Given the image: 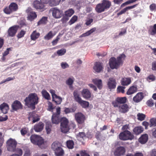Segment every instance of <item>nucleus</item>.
I'll return each mask as SVG.
<instances>
[{
    "label": "nucleus",
    "instance_id": "obj_41",
    "mask_svg": "<svg viewBox=\"0 0 156 156\" xmlns=\"http://www.w3.org/2000/svg\"><path fill=\"white\" fill-rule=\"evenodd\" d=\"M74 11L72 9H69L65 11V14L67 16L70 17L74 13Z\"/></svg>",
    "mask_w": 156,
    "mask_h": 156
},
{
    "label": "nucleus",
    "instance_id": "obj_10",
    "mask_svg": "<svg viewBox=\"0 0 156 156\" xmlns=\"http://www.w3.org/2000/svg\"><path fill=\"white\" fill-rule=\"evenodd\" d=\"M60 112V108H56V113L54 114L52 116V122L53 124H58L60 120L59 115Z\"/></svg>",
    "mask_w": 156,
    "mask_h": 156
},
{
    "label": "nucleus",
    "instance_id": "obj_12",
    "mask_svg": "<svg viewBox=\"0 0 156 156\" xmlns=\"http://www.w3.org/2000/svg\"><path fill=\"white\" fill-rule=\"evenodd\" d=\"M33 5L34 8L39 10L41 12L45 9L44 5L38 1L36 0L34 1L33 3Z\"/></svg>",
    "mask_w": 156,
    "mask_h": 156
},
{
    "label": "nucleus",
    "instance_id": "obj_53",
    "mask_svg": "<svg viewBox=\"0 0 156 156\" xmlns=\"http://www.w3.org/2000/svg\"><path fill=\"white\" fill-rule=\"evenodd\" d=\"M93 21V19L91 18H87L86 20V22L85 24L89 26L91 24V23Z\"/></svg>",
    "mask_w": 156,
    "mask_h": 156
},
{
    "label": "nucleus",
    "instance_id": "obj_14",
    "mask_svg": "<svg viewBox=\"0 0 156 156\" xmlns=\"http://www.w3.org/2000/svg\"><path fill=\"white\" fill-rule=\"evenodd\" d=\"M75 118L77 122L79 124L83 123L85 119L84 115L81 112H78L75 114Z\"/></svg>",
    "mask_w": 156,
    "mask_h": 156
},
{
    "label": "nucleus",
    "instance_id": "obj_40",
    "mask_svg": "<svg viewBox=\"0 0 156 156\" xmlns=\"http://www.w3.org/2000/svg\"><path fill=\"white\" fill-rule=\"evenodd\" d=\"M9 6L13 12L16 11L18 9V5L17 4L15 3H12Z\"/></svg>",
    "mask_w": 156,
    "mask_h": 156
},
{
    "label": "nucleus",
    "instance_id": "obj_3",
    "mask_svg": "<svg viewBox=\"0 0 156 156\" xmlns=\"http://www.w3.org/2000/svg\"><path fill=\"white\" fill-rule=\"evenodd\" d=\"M125 57V55L122 54L118 57L117 59L114 57L111 58L109 60L110 67L112 69H117L122 64V59H124Z\"/></svg>",
    "mask_w": 156,
    "mask_h": 156
},
{
    "label": "nucleus",
    "instance_id": "obj_18",
    "mask_svg": "<svg viewBox=\"0 0 156 156\" xmlns=\"http://www.w3.org/2000/svg\"><path fill=\"white\" fill-rule=\"evenodd\" d=\"M116 84V83L115 79L112 78L109 79L107 85L109 88L111 90L115 88Z\"/></svg>",
    "mask_w": 156,
    "mask_h": 156
},
{
    "label": "nucleus",
    "instance_id": "obj_48",
    "mask_svg": "<svg viewBox=\"0 0 156 156\" xmlns=\"http://www.w3.org/2000/svg\"><path fill=\"white\" fill-rule=\"evenodd\" d=\"M150 126L151 127L152 126H156V118H153L150 119Z\"/></svg>",
    "mask_w": 156,
    "mask_h": 156
},
{
    "label": "nucleus",
    "instance_id": "obj_59",
    "mask_svg": "<svg viewBox=\"0 0 156 156\" xmlns=\"http://www.w3.org/2000/svg\"><path fill=\"white\" fill-rule=\"evenodd\" d=\"M150 9L151 11L156 10V5L155 4H152L150 6Z\"/></svg>",
    "mask_w": 156,
    "mask_h": 156
},
{
    "label": "nucleus",
    "instance_id": "obj_4",
    "mask_svg": "<svg viewBox=\"0 0 156 156\" xmlns=\"http://www.w3.org/2000/svg\"><path fill=\"white\" fill-rule=\"evenodd\" d=\"M31 142L33 144L37 145L42 149L45 148L47 147L45 142L44 139L40 136L37 135H32L30 138Z\"/></svg>",
    "mask_w": 156,
    "mask_h": 156
},
{
    "label": "nucleus",
    "instance_id": "obj_36",
    "mask_svg": "<svg viewBox=\"0 0 156 156\" xmlns=\"http://www.w3.org/2000/svg\"><path fill=\"white\" fill-rule=\"evenodd\" d=\"M143 128L141 126L136 127L133 129V132L136 135H138L140 133L143 132Z\"/></svg>",
    "mask_w": 156,
    "mask_h": 156
},
{
    "label": "nucleus",
    "instance_id": "obj_55",
    "mask_svg": "<svg viewBox=\"0 0 156 156\" xmlns=\"http://www.w3.org/2000/svg\"><path fill=\"white\" fill-rule=\"evenodd\" d=\"M25 34V31L21 30L17 35V37L20 38L23 37Z\"/></svg>",
    "mask_w": 156,
    "mask_h": 156
},
{
    "label": "nucleus",
    "instance_id": "obj_16",
    "mask_svg": "<svg viewBox=\"0 0 156 156\" xmlns=\"http://www.w3.org/2000/svg\"><path fill=\"white\" fill-rule=\"evenodd\" d=\"M11 107L12 109L14 111H17L19 110L22 109L23 108L21 103L18 100L14 101L12 103Z\"/></svg>",
    "mask_w": 156,
    "mask_h": 156
},
{
    "label": "nucleus",
    "instance_id": "obj_28",
    "mask_svg": "<svg viewBox=\"0 0 156 156\" xmlns=\"http://www.w3.org/2000/svg\"><path fill=\"white\" fill-rule=\"evenodd\" d=\"M86 134L83 132H80L76 135V137L77 139L81 141H83L85 139H86Z\"/></svg>",
    "mask_w": 156,
    "mask_h": 156
},
{
    "label": "nucleus",
    "instance_id": "obj_2",
    "mask_svg": "<svg viewBox=\"0 0 156 156\" xmlns=\"http://www.w3.org/2000/svg\"><path fill=\"white\" fill-rule=\"evenodd\" d=\"M61 129L62 132L66 133L71 128L74 129L76 127V125L72 123L69 124L68 119L65 117L62 118L60 120Z\"/></svg>",
    "mask_w": 156,
    "mask_h": 156
},
{
    "label": "nucleus",
    "instance_id": "obj_5",
    "mask_svg": "<svg viewBox=\"0 0 156 156\" xmlns=\"http://www.w3.org/2000/svg\"><path fill=\"white\" fill-rule=\"evenodd\" d=\"M111 5V3L107 0H103L101 3L98 4L95 7L96 11L99 13H101L108 9Z\"/></svg>",
    "mask_w": 156,
    "mask_h": 156
},
{
    "label": "nucleus",
    "instance_id": "obj_11",
    "mask_svg": "<svg viewBox=\"0 0 156 156\" xmlns=\"http://www.w3.org/2000/svg\"><path fill=\"white\" fill-rule=\"evenodd\" d=\"M126 98L125 97H118L115 101L112 102V104L114 107H118L121 104H124L126 102Z\"/></svg>",
    "mask_w": 156,
    "mask_h": 156
},
{
    "label": "nucleus",
    "instance_id": "obj_45",
    "mask_svg": "<svg viewBox=\"0 0 156 156\" xmlns=\"http://www.w3.org/2000/svg\"><path fill=\"white\" fill-rule=\"evenodd\" d=\"M66 50L65 48H62L57 51V53L59 56L63 55L66 53Z\"/></svg>",
    "mask_w": 156,
    "mask_h": 156
},
{
    "label": "nucleus",
    "instance_id": "obj_46",
    "mask_svg": "<svg viewBox=\"0 0 156 156\" xmlns=\"http://www.w3.org/2000/svg\"><path fill=\"white\" fill-rule=\"evenodd\" d=\"M96 29L95 27L93 28L90 30L88 31L87 32H86L85 33H84L82 34V36L83 37H85L86 36H88L90 35L91 34L94 32L96 30Z\"/></svg>",
    "mask_w": 156,
    "mask_h": 156
},
{
    "label": "nucleus",
    "instance_id": "obj_31",
    "mask_svg": "<svg viewBox=\"0 0 156 156\" xmlns=\"http://www.w3.org/2000/svg\"><path fill=\"white\" fill-rule=\"evenodd\" d=\"M74 79L73 77L69 78L66 81V83L69 86V88L70 89H73V84L74 82Z\"/></svg>",
    "mask_w": 156,
    "mask_h": 156
},
{
    "label": "nucleus",
    "instance_id": "obj_19",
    "mask_svg": "<svg viewBox=\"0 0 156 156\" xmlns=\"http://www.w3.org/2000/svg\"><path fill=\"white\" fill-rule=\"evenodd\" d=\"M144 97V94L142 92H139L133 98V101L136 103L141 101Z\"/></svg>",
    "mask_w": 156,
    "mask_h": 156
},
{
    "label": "nucleus",
    "instance_id": "obj_26",
    "mask_svg": "<svg viewBox=\"0 0 156 156\" xmlns=\"http://www.w3.org/2000/svg\"><path fill=\"white\" fill-rule=\"evenodd\" d=\"M0 109L4 114H6L9 109L8 105L5 103H3L0 105Z\"/></svg>",
    "mask_w": 156,
    "mask_h": 156
},
{
    "label": "nucleus",
    "instance_id": "obj_60",
    "mask_svg": "<svg viewBox=\"0 0 156 156\" xmlns=\"http://www.w3.org/2000/svg\"><path fill=\"white\" fill-rule=\"evenodd\" d=\"M59 39V38L58 36L56 37V38L55 40H53L51 42L52 44L53 45H55L57 43L58 40Z\"/></svg>",
    "mask_w": 156,
    "mask_h": 156
},
{
    "label": "nucleus",
    "instance_id": "obj_27",
    "mask_svg": "<svg viewBox=\"0 0 156 156\" xmlns=\"http://www.w3.org/2000/svg\"><path fill=\"white\" fill-rule=\"evenodd\" d=\"M103 67L101 64L100 62H96L94 67V70L97 73L100 72L102 70Z\"/></svg>",
    "mask_w": 156,
    "mask_h": 156
},
{
    "label": "nucleus",
    "instance_id": "obj_8",
    "mask_svg": "<svg viewBox=\"0 0 156 156\" xmlns=\"http://www.w3.org/2000/svg\"><path fill=\"white\" fill-rule=\"evenodd\" d=\"M17 142L14 139L10 138L6 142L7 147L8 151L14 152L16 151Z\"/></svg>",
    "mask_w": 156,
    "mask_h": 156
},
{
    "label": "nucleus",
    "instance_id": "obj_44",
    "mask_svg": "<svg viewBox=\"0 0 156 156\" xmlns=\"http://www.w3.org/2000/svg\"><path fill=\"white\" fill-rule=\"evenodd\" d=\"M66 145L69 148L72 149L73 148L74 143L72 140H69L66 142Z\"/></svg>",
    "mask_w": 156,
    "mask_h": 156
},
{
    "label": "nucleus",
    "instance_id": "obj_49",
    "mask_svg": "<svg viewBox=\"0 0 156 156\" xmlns=\"http://www.w3.org/2000/svg\"><path fill=\"white\" fill-rule=\"evenodd\" d=\"M77 19V17L76 16H73L69 22V25H71L76 22Z\"/></svg>",
    "mask_w": 156,
    "mask_h": 156
},
{
    "label": "nucleus",
    "instance_id": "obj_15",
    "mask_svg": "<svg viewBox=\"0 0 156 156\" xmlns=\"http://www.w3.org/2000/svg\"><path fill=\"white\" fill-rule=\"evenodd\" d=\"M51 11L53 16L55 18H60L62 16V11L56 7L52 8Z\"/></svg>",
    "mask_w": 156,
    "mask_h": 156
},
{
    "label": "nucleus",
    "instance_id": "obj_22",
    "mask_svg": "<svg viewBox=\"0 0 156 156\" xmlns=\"http://www.w3.org/2000/svg\"><path fill=\"white\" fill-rule=\"evenodd\" d=\"M28 119L29 121L32 120L33 123H34L38 121L40 119L37 118V115L35 112H33L29 114Z\"/></svg>",
    "mask_w": 156,
    "mask_h": 156
},
{
    "label": "nucleus",
    "instance_id": "obj_61",
    "mask_svg": "<svg viewBox=\"0 0 156 156\" xmlns=\"http://www.w3.org/2000/svg\"><path fill=\"white\" fill-rule=\"evenodd\" d=\"M137 5H138V4H136L132 6H129L126 7L125 8L126 9V11H127L129 10H130V9H133L135 8L137 6Z\"/></svg>",
    "mask_w": 156,
    "mask_h": 156
},
{
    "label": "nucleus",
    "instance_id": "obj_23",
    "mask_svg": "<svg viewBox=\"0 0 156 156\" xmlns=\"http://www.w3.org/2000/svg\"><path fill=\"white\" fill-rule=\"evenodd\" d=\"M119 112L122 113H125L128 112L129 110V107L126 104H124L118 107Z\"/></svg>",
    "mask_w": 156,
    "mask_h": 156
},
{
    "label": "nucleus",
    "instance_id": "obj_54",
    "mask_svg": "<svg viewBox=\"0 0 156 156\" xmlns=\"http://www.w3.org/2000/svg\"><path fill=\"white\" fill-rule=\"evenodd\" d=\"M125 87L122 86H119L117 88L118 91L119 92H121L122 93H124L125 92L124 89Z\"/></svg>",
    "mask_w": 156,
    "mask_h": 156
},
{
    "label": "nucleus",
    "instance_id": "obj_9",
    "mask_svg": "<svg viewBox=\"0 0 156 156\" xmlns=\"http://www.w3.org/2000/svg\"><path fill=\"white\" fill-rule=\"evenodd\" d=\"M119 139L122 140H132L133 138V136L129 131L121 132L119 135Z\"/></svg>",
    "mask_w": 156,
    "mask_h": 156
},
{
    "label": "nucleus",
    "instance_id": "obj_56",
    "mask_svg": "<svg viewBox=\"0 0 156 156\" xmlns=\"http://www.w3.org/2000/svg\"><path fill=\"white\" fill-rule=\"evenodd\" d=\"M147 104L148 106L151 107L154 105V102L153 100L150 99L147 101Z\"/></svg>",
    "mask_w": 156,
    "mask_h": 156
},
{
    "label": "nucleus",
    "instance_id": "obj_47",
    "mask_svg": "<svg viewBox=\"0 0 156 156\" xmlns=\"http://www.w3.org/2000/svg\"><path fill=\"white\" fill-rule=\"evenodd\" d=\"M52 100L53 101L55 102L56 104L58 105L60 104L62 101V98L58 96L57 97H55Z\"/></svg>",
    "mask_w": 156,
    "mask_h": 156
},
{
    "label": "nucleus",
    "instance_id": "obj_43",
    "mask_svg": "<svg viewBox=\"0 0 156 156\" xmlns=\"http://www.w3.org/2000/svg\"><path fill=\"white\" fill-rule=\"evenodd\" d=\"M47 21V18L43 17L37 23V25H39L42 24H45Z\"/></svg>",
    "mask_w": 156,
    "mask_h": 156
},
{
    "label": "nucleus",
    "instance_id": "obj_30",
    "mask_svg": "<svg viewBox=\"0 0 156 156\" xmlns=\"http://www.w3.org/2000/svg\"><path fill=\"white\" fill-rule=\"evenodd\" d=\"M40 34L36 30H34L30 35V39L32 40L35 41L40 36Z\"/></svg>",
    "mask_w": 156,
    "mask_h": 156
},
{
    "label": "nucleus",
    "instance_id": "obj_42",
    "mask_svg": "<svg viewBox=\"0 0 156 156\" xmlns=\"http://www.w3.org/2000/svg\"><path fill=\"white\" fill-rule=\"evenodd\" d=\"M61 0H50V5L51 6H55L59 4Z\"/></svg>",
    "mask_w": 156,
    "mask_h": 156
},
{
    "label": "nucleus",
    "instance_id": "obj_35",
    "mask_svg": "<svg viewBox=\"0 0 156 156\" xmlns=\"http://www.w3.org/2000/svg\"><path fill=\"white\" fill-rule=\"evenodd\" d=\"M55 34H54L52 31H49L44 37V39L46 40H49L51 39L55 36Z\"/></svg>",
    "mask_w": 156,
    "mask_h": 156
},
{
    "label": "nucleus",
    "instance_id": "obj_37",
    "mask_svg": "<svg viewBox=\"0 0 156 156\" xmlns=\"http://www.w3.org/2000/svg\"><path fill=\"white\" fill-rule=\"evenodd\" d=\"M43 96L46 99L48 100L50 99V97L49 93L45 90H43L41 92Z\"/></svg>",
    "mask_w": 156,
    "mask_h": 156
},
{
    "label": "nucleus",
    "instance_id": "obj_63",
    "mask_svg": "<svg viewBox=\"0 0 156 156\" xmlns=\"http://www.w3.org/2000/svg\"><path fill=\"white\" fill-rule=\"evenodd\" d=\"M126 30L125 28L122 29L121 31L119 32V35L122 36L124 34H126Z\"/></svg>",
    "mask_w": 156,
    "mask_h": 156
},
{
    "label": "nucleus",
    "instance_id": "obj_62",
    "mask_svg": "<svg viewBox=\"0 0 156 156\" xmlns=\"http://www.w3.org/2000/svg\"><path fill=\"white\" fill-rule=\"evenodd\" d=\"M50 93H51L52 97V99H54L55 97H57V96L55 94V91L53 90H50Z\"/></svg>",
    "mask_w": 156,
    "mask_h": 156
},
{
    "label": "nucleus",
    "instance_id": "obj_17",
    "mask_svg": "<svg viewBox=\"0 0 156 156\" xmlns=\"http://www.w3.org/2000/svg\"><path fill=\"white\" fill-rule=\"evenodd\" d=\"M19 26H14L9 28L8 30V35L10 37L14 36L19 28Z\"/></svg>",
    "mask_w": 156,
    "mask_h": 156
},
{
    "label": "nucleus",
    "instance_id": "obj_7",
    "mask_svg": "<svg viewBox=\"0 0 156 156\" xmlns=\"http://www.w3.org/2000/svg\"><path fill=\"white\" fill-rule=\"evenodd\" d=\"M51 148L57 156H62L64 154V150L61 147L60 144L57 142H55L52 143Z\"/></svg>",
    "mask_w": 156,
    "mask_h": 156
},
{
    "label": "nucleus",
    "instance_id": "obj_34",
    "mask_svg": "<svg viewBox=\"0 0 156 156\" xmlns=\"http://www.w3.org/2000/svg\"><path fill=\"white\" fill-rule=\"evenodd\" d=\"M92 81L97 86L99 89H101L102 85V81L101 80L96 79H93Z\"/></svg>",
    "mask_w": 156,
    "mask_h": 156
},
{
    "label": "nucleus",
    "instance_id": "obj_38",
    "mask_svg": "<svg viewBox=\"0 0 156 156\" xmlns=\"http://www.w3.org/2000/svg\"><path fill=\"white\" fill-rule=\"evenodd\" d=\"M52 126L50 122H48L46 125L45 129L48 134H50L51 131Z\"/></svg>",
    "mask_w": 156,
    "mask_h": 156
},
{
    "label": "nucleus",
    "instance_id": "obj_39",
    "mask_svg": "<svg viewBox=\"0 0 156 156\" xmlns=\"http://www.w3.org/2000/svg\"><path fill=\"white\" fill-rule=\"evenodd\" d=\"M76 109L75 108H65L64 111L66 114H67L70 113L74 112H75Z\"/></svg>",
    "mask_w": 156,
    "mask_h": 156
},
{
    "label": "nucleus",
    "instance_id": "obj_1",
    "mask_svg": "<svg viewBox=\"0 0 156 156\" xmlns=\"http://www.w3.org/2000/svg\"><path fill=\"white\" fill-rule=\"evenodd\" d=\"M25 104L29 108L34 109L35 108V105L38 102V98L36 94L31 93L29 94L28 97L24 100Z\"/></svg>",
    "mask_w": 156,
    "mask_h": 156
},
{
    "label": "nucleus",
    "instance_id": "obj_50",
    "mask_svg": "<svg viewBox=\"0 0 156 156\" xmlns=\"http://www.w3.org/2000/svg\"><path fill=\"white\" fill-rule=\"evenodd\" d=\"M138 119L139 120L142 121L144 120L145 117V115L140 113H139L137 115Z\"/></svg>",
    "mask_w": 156,
    "mask_h": 156
},
{
    "label": "nucleus",
    "instance_id": "obj_25",
    "mask_svg": "<svg viewBox=\"0 0 156 156\" xmlns=\"http://www.w3.org/2000/svg\"><path fill=\"white\" fill-rule=\"evenodd\" d=\"M131 82V79L129 77H124L121 80V84L124 86H126L130 84Z\"/></svg>",
    "mask_w": 156,
    "mask_h": 156
},
{
    "label": "nucleus",
    "instance_id": "obj_20",
    "mask_svg": "<svg viewBox=\"0 0 156 156\" xmlns=\"http://www.w3.org/2000/svg\"><path fill=\"white\" fill-rule=\"evenodd\" d=\"M81 93L83 97L86 99H88L91 97V93L87 89H83L81 91Z\"/></svg>",
    "mask_w": 156,
    "mask_h": 156
},
{
    "label": "nucleus",
    "instance_id": "obj_32",
    "mask_svg": "<svg viewBox=\"0 0 156 156\" xmlns=\"http://www.w3.org/2000/svg\"><path fill=\"white\" fill-rule=\"evenodd\" d=\"M148 139V136L147 134L142 135L139 139V142L142 144L146 143Z\"/></svg>",
    "mask_w": 156,
    "mask_h": 156
},
{
    "label": "nucleus",
    "instance_id": "obj_51",
    "mask_svg": "<svg viewBox=\"0 0 156 156\" xmlns=\"http://www.w3.org/2000/svg\"><path fill=\"white\" fill-rule=\"evenodd\" d=\"M4 11L5 13L7 14H10L13 12L12 11L9 6L8 7H6L4 9Z\"/></svg>",
    "mask_w": 156,
    "mask_h": 156
},
{
    "label": "nucleus",
    "instance_id": "obj_13",
    "mask_svg": "<svg viewBox=\"0 0 156 156\" xmlns=\"http://www.w3.org/2000/svg\"><path fill=\"white\" fill-rule=\"evenodd\" d=\"M27 14V18L28 20L31 21L37 17V15L35 12L33 11L30 8H28L26 10Z\"/></svg>",
    "mask_w": 156,
    "mask_h": 156
},
{
    "label": "nucleus",
    "instance_id": "obj_64",
    "mask_svg": "<svg viewBox=\"0 0 156 156\" xmlns=\"http://www.w3.org/2000/svg\"><path fill=\"white\" fill-rule=\"evenodd\" d=\"M81 156H90L85 151H82L80 153Z\"/></svg>",
    "mask_w": 156,
    "mask_h": 156
},
{
    "label": "nucleus",
    "instance_id": "obj_6",
    "mask_svg": "<svg viewBox=\"0 0 156 156\" xmlns=\"http://www.w3.org/2000/svg\"><path fill=\"white\" fill-rule=\"evenodd\" d=\"M73 96L75 100L78 102L83 108H86L88 107L89 102L82 99L79 96L78 90H74L73 92Z\"/></svg>",
    "mask_w": 156,
    "mask_h": 156
},
{
    "label": "nucleus",
    "instance_id": "obj_57",
    "mask_svg": "<svg viewBox=\"0 0 156 156\" xmlns=\"http://www.w3.org/2000/svg\"><path fill=\"white\" fill-rule=\"evenodd\" d=\"M133 3V1L132 0H129L128 1H127L125 3H123L121 5V7H123L125 6V5H128L129 4H130Z\"/></svg>",
    "mask_w": 156,
    "mask_h": 156
},
{
    "label": "nucleus",
    "instance_id": "obj_29",
    "mask_svg": "<svg viewBox=\"0 0 156 156\" xmlns=\"http://www.w3.org/2000/svg\"><path fill=\"white\" fill-rule=\"evenodd\" d=\"M148 33L149 34L154 35L156 34V24L153 26H150L148 28Z\"/></svg>",
    "mask_w": 156,
    "mask_h": 156
},
{
    "label": "nucleus",
    "instance_id": "obj_24",
    "mask_svg": "<svg viewBox=\"0 0 156 156\" xmlns=\"http://www.w3.org/2000/svg\"><path fill=\"white\" fill-rule=\"evenodd\" d=\"M44 125V124L43 123L41 122H39L34 126V129L36 132L41 131L43 128Z\"/></svg>",
    "mask_w": 156,
    "mask_h": 156
},
{
    "label": "nucleus",
    "instance_id": "obj_58",
    "mask_svg": "<svg viewBox=\"0 0 156 156\" xmlns=\"http://www.w3.org/2000/svg\"><path fill=\"white\" fill-rule=\"evenodd\" d=\"M27 129L26 128H23L20 130L21 134L24 136L25 135L27 132Z\"/></svg>",
    "mask_w": 156,
    "mask_h": 156
},
{
    "label": "nucleus",
    "instance_id": "obj_33",
    "mask_svg": "<svg viewBox=\"0 0 156 156\" xmlns=\"http://www.w3.org/2000/svg\"><path fill=\"white\" fill-rule=\"evenodd\" d=\"M137 87L134 86H133L130 87L127 91L126 94L127 95H129L133 94L137 91Z\"/></svg>",
    "mask_w": 156,
    "mask_h": 156
},
{
    "label": "nucleus",
    "instance_id": "obj_21",
    "mask_svg": "<svg viewBox=\"0 0 156 156\" xmlns=\"http://www.w3.org/2000/svg\"><path fill=\"white\" fill-rule=\"evenodd\" d=\"M125 148L122 147H118L114 152V154L116 156H120L123 155L125 153Z\"/></svg>",
    "mask_w": 156,
    "mask_h": 156
},
{
    "label": "nucleus",
    "instance_id": "obj_52",
    "mask_svg": "<svg viewBox=\"0 0 156 156\" xmlns=\"http://www.w3.org/2000/svg\"><path fill=\"white\" fill-rule=\"evenodd\" d=\"M61 66L62 69H64L69 67L68 64L65 62H62L61 63Z\"/></svg>",
    "mask_w": 156,
    "mask_h": 156
}]
</instances>
